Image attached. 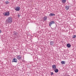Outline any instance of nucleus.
<instances>
[{
    "mask_svg": "<svg viewBox=\"0 0 76 76\" xmlns=\"http://www.w3.org/2000/svg\"><path fill=\"white\" fill-rule=\"evenodd\" d=\"M6 22L7 23H11L13 22V19L12 17H8L7 20H6Z\"/></svg>",
    "mask_w": 76,
    "mask_h": 76,
    "instance_id": "1",
    "label": "nucleus"
},
{
    "mask_svg": "<svg viewBox=\"0 0 76 76\" xmlns=\"http://www.w3.org/2000/svg\"><path fill=\"white\" fill-rule=\"evenodd\" d=\"M15 57L17 60H21L22 59V56L20 55H16L15 56Z\"/></svg>",
    "mask_w": 76,
    "mask_h": 76,
    "instance_id": "2",
    "label": "nucleus"
},
{
    "mask_svg": "<svg viewBox=\"0 0 76 76\" xmlns=\"http://www.w3.org/2000/svg\"><path fill=\"white\" fill-rule=\"evenodd\" d=\"M3 15L5 16H9L10 15V12L8 11V12H4V13H3Z\"/></svg>",
    "mask_w": 76,
    "mask_h": 76,
    "instance_id": "3",
    "label": "nucleus"
},
{
    "mask_svg": "<svg viewBox=\"0 0 76 76\" xmlns=\"http://www.w3.org/2000/svg\"><path fill=\"white\" fill-rule=\"evenodd\" d=\"M53 24H55V22L54 21H51L49 23V26L50 27L51 26V25H53Z\"/></svg>",
    "mask_w": 76,
    "mask_h": 76,
    "instance_id": "4",
    "label": "nucleus"
},
{
    "mask_svg": "<svg viewBox=\"0 0 76 76\" xmlns=\"http://www.w3.org/2000/svg\"><path fill=\"white\" fill-rule=\"evenodd\" d=\"M14 9L16 11H19L20 10V7L18 6L14 8Z\"/></svg>",
    "mask_w": 76,
    "mask_h": 76,
    "instance_id": "5",
    "label": "nucleus"
},
{
    "mask_svg": "<svg viewBox=\"0 0 76 76\" xmlns=\"http://www.w3.org/2000/svg\"><path fill=\"white\" fill-rule=\"evenodd\" d=\"M52 67L53 70L55 69H57V67H56V65H53L52 66Z\"/></svg>",
    "mask_w": 76,
    "mask_h": 76,
    "instance_id": "6",
    "label": "nucleus"
},
{
    "mask_svg": "<svg viewBox=\"0 0 76 76\" xmlns=\"http://www.w3.org/2000/svg\"><path fill=\"white\" fill-rule=\"evenodd\" d=\"M18 34V32L15 31H14L13 33V34L14 35V36H17Z\"/></svg>",
    "mask_w": 76,
    "mask_h": 76,
    "instance_id": "7",
    "label": "nucleus"
},
{
    "mask_svg": "<svg viewBox=\"0 0 76 76\" xmlns=\"http://www.w3.org/2000/svg\"><path fill=\"white\" fill-rule=\"evenodd\" d=\"M12 62H14L15 63H17V59L15 58H13Z\"/></svg>",
    "mask_w": 76,
    "mask_h": 76,
    "instance_id": "8",
    "label": "nucleus"
},
{
    "mask_svg": "<svg viewBox=\"0 0 76 76\" xmlns=\"http://www.w3.org/2000/svg\"><path fill=\"white\" fill-rule=\"evenodd\" d=\"M66 46L67 47H68V48H70L71 47V45L69 43H68L67 44Z\"/></svg>",
    "mask_w": 76,
    "mask_h": 76,
    "instance_id": "9",
    "label": "nucleus"
},
{
    "mask_svg": "<svg viewBox=\"0 0 76 76\" xmlns=\"http://www.w3.org/2000/svg\"><path fill=\"white\" fill-rule=\"evenodd\" d=\"M65 9H66V10H68L69 9V7L68 6H66L65 7Z\"/></svg>",
    "mask_w": 76,
    "mask_h": 76,
    "instance_id": "10",
    "label": "nucleus"
},
{
    "mask_svg": "<svg viewBox=\"0 0 76 76\" xmlns=\"http://www.w3.org/2000/svg\"><path fill=\"white\" fill-rule=\"evenodd\" d=\"M54 44V42L53 41L50 42V45H53Z\"/></svg>",
    "mask_w": 76,
    "mask_h": 76,
    "instance_id": "11",
    "label": "nucleus"
},
{
    "mask_svg": "<svg viewBox=\"0 0 76 76\" xmlns=\"http://www.w3.org/2000/svg\"><path fill=\"white\" fill-rule=\"evenodd\" d=\"M55 14L51 13L49 14V16H55Z\"/></svg>",
    "mask_w": 76,
    "mask_h": 76,
    "instance_id": "12",
    "label": "nucleus"
},
{
    "mask_svg": "<svg viewBox=\"0 0 76 76\" xmlns=\"http://www.w3.org/2000/svg\"><path fill=\"white\" fill-rule=\"evenodd\" d=\"M53 70L55 73H58V69H56V70L53 69Z\"/></svg>",
    "mask_w": 76,
    "mask_h": 76,
    "instance_id": "13",
    "label": "nucleus"
},
{
    "mask_svg": "<svg viewBox=\"0 0 76 76\" xmlns=\"http://www.w3.org/2000/svg\"><path fill=\"white\" fill-rule=\"evenodd\" d=\"M66 1H67V0H62L61 2L62 3H65L66 2Z\"/></svg>",
    "mask_w": 76,
    "mask_h": 76,
    "instance_id": "14",
    "label": "nucleus"
},
{
    "mask_svg": "<svg viewBox=\"0 0 76 76\" xmlns=\"http://www.w3.org/2000/svg\"><path fill=\"white\" fill-rule=\"evenodd\" d=\"M47 17H46V16H45L44 17V20H45V21L47 20Z\"/></svg>",
    "mask_w": 76,
    "mask_h": 76,
    "instance_id": "15",
    "label": "nucleus"
},
{
    "mask_svg": "<svg viewBox=\"0 0 76 76\" xmlns=\"http://www.w3.org/2000/svg\"><path fill=\"white\" fill-rule=\"evenodd\" d=\"M61 64H66V63H65V61H62L61 62Z\"/></svg>",
    "mask_w": 76,
    "mask_h": 76,
    "instance_id": "16",
    "label": "nucleus"
},
{
    "mask_svg": "<svg viewBox=\"0 0 76 76\" xmlns=\"http://www.w3.org/2000/svg\"><path fill=\"white\" fill-rule=\"evenodd\" d=\"M9 2L8 1H7L5 2V4H9Z\"/></svg>",
    "mask_w": 76,
    "mask_h": 76,
    "instance_id": "17",
    "label": "nucleus"
},
{
    "mask_svg": "<svg viewBox=\"0 0 76 76\" xmlns=\"http://www.w3.org/2000/svg\"><path fill=\"white\" fill-rule=\"evenodd\" d=\"M76 37V35H73L72 37L73 38H75Z\"/></svg>",
    "mask_w": 76,
    "mask_h": 76,
    "instance_id": "18",
    "label": "nucleus"
},
{
    "mask_svg": "<svg viewBox=\"0 0 76 76\" xmlns=\"http://www.w3.org/2000/svg\"><path fill=\"white\" fill-rule=\"evenodd\" d=\"M54 75L53 72H51V75Z\"/></svg>",
    "mask_w": 76,
    "mask_h": 76,
    "instance_id": "19",
    "label": "nucleus"
},
{
    "mask_svg": "<svg viewBox=\"0 0 76 76\" xmlns=\"http://www.w3.org/2000/svg\"><path fill=\"white\" fill-rule=\"evenodd\" d=\"M18 18H20V15H18L17 16Z\"/></svg>",
    "mask_w": 76,
    "mask_h": 76,
    "instance_id": "20",
    "label": "nucleus"
},
{
    "mask_svg": "<svg viewBox=\"0 0 76 76\" xmlns=\"http://www.w3.org/2000/svg\"><path fill=\"white\" fill-rule=\"evenodd\" d=\"M0 33H1V30H0Z\"/></svg>",
    "mask_w": 76,
    "mask_h": 76,
    "instance_id": "21",
    "label": "nucleus"
}]
</instances>
